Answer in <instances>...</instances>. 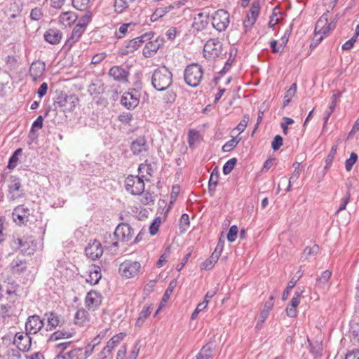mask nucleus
Segmentation results:
<instances>
[{
  "mask_svg": "<svg viewBox=\"0 0 359 359\" xmlns=\"http://www.w3.org/2000/svg\"><path fill=\"white\" fill-rule=\"evenodd\" d=\"M12 217L13 222L18 226H28L36 222V226L38 227L36 233L43 236L46 231V223H44L41 219H38L31 212L29 208L22 204L16 206L13 212ZM40 218H41L40 217Z\"/></svg>",
  "mask_w": 359,
  "mask_h": 359,
  "instance_id": "obj_1",
  "label": "nucleus"
},
{
  "mask_svg": "<svg viewBox=\"0 0 359 359\" xmlns=\"http://www.w3.org/2000/svg\"><path fill=\"white\" fill-rule=\"evenodd\" d=\"M152 86L158 91H164L172 84V74L165 66L156 69L151 77Z\"/></svg>",
  "mask_w": 359,
  "mask_h": 359,
  "instance_id": "obj_2",
  "label": "nucleus"
},
{
  "mask_svg": "<svg viewBox=\"0 0 359 359\" xmlns=\"http://www.w3.org/2000/svg\"><path fill=\"white\" fill-rule=\"evenodd\" d=\"M79 102V99L75 94L68 95L62 90H56L53 97L54 110L59 108L62 111H72Z\"/></svg>",
  "mask_w": 359,
  "mask_h": 359,
  "instance_id": "obj_3",
  "label": "nucleus"
},
{
  "mask_svg": "<svg viewBox=\"0 0 359 359\" xmlns=\"http://www.w3.org/2000/svg\"><path fill=\"white\" fill-rule=\"evenodd\" d=\"M203 69L198 63H191L187 65L184 71L185 83L193 88L197 87L203 78Z\"/></svg>",
  "mask_w": 359,
  "mask_h": 359,
  "instance_id": "obj_4",
  "label": "nucleus"
},
{
  "mask_svg": "<svg viewBox=\"0 0 359 359\" xmlns=\"http://www.w3.org/2000/svg\"><path fill=\"white\" fill-rule=\"evenodd\" d=\"M203 53L205 58L215 60L217 57L225 56L226 52L223 53V44L219 39L212 38L205 43Z\"/></svg>",
  "mask_w": 359,
  "mask_h": 359,
  "instance_id": "obj_5",
  "label": "nucleus"
},
{
  "mask_svg": "<svg viewBox=\"0 0 359 359\" xmlns=\"http://www.w3.org/2000/svg\"><path fill=\"white\" fill-rule=\"evenodd\" d=\"M154 36V32H147L136 37L132 40L126 41L124 46L118 50V54L121 56L128 55L137 50L142 43L151 39Z\"/></svg>",
  "mask_w": 359,
  "mask_h": 359,
  "instance_id": "obj_6",
  "label": "nucleus"
},
{
  "mask_svg": "<svg viewBox=\"0 0 359 359\" xmlns=\"http://www.w3.org/2000/svg\"><path fill=\"white\" fill-rule=\"evenodd\" d=\"M140 91L137 88L129 89L125 92L121 97V104L128 110L135 109L140 103Z\"/></svg>",
  "mask_w": 359,
  "mask_h": 359,
  "instance_id": "obj_7",
  "label": "nucleus"
},
{
  "mask_svg": "<svg viewBox=\"0 0 359 359\" xmlns=\"http://www.w3.org/2000/svg\"><path fill=\"white\" fill-rule=\"evenodd\" d=\"M10 183L8 186V199L14 201L25 196V193L22 189L21 180L17 176H11Z\"/></svg>",
  "mask_w": 359,
  "mask_h": 359,
  "instance_id": "obj_8",
  "label": "nucleus"
},
{
  "mask_svg": "<svg viewBox=\"0 0 359 359\" xmlns=\"http://www.w3.org/2000/svg\"><path fill=\"white\" fill-rule=\"evenodd\" d=\"M141 269V264L137 261L125 260L118 269L119 273L126 278H133L137 276Z\"/></svg>",
  "mask_w": 359,
  "mask_h": 359,
  "instance_id": "obj_9",
  "label": "nucleus"
},
{
  "mask_svg": "<svg viewBox=\"0 0 359 359\" xmlns=\"http://www.w3.org/2000/svg\"><path fill=\"white\" fill-rule=\"evenodd\" d=\"M229 17L230 15L226 10H217L212 16V27L219 32L226 30L229 25Z\"/></svg>",
  "mask_w": 359,
  "mask_h": 359,
  "instance_id": "obj_10",
  "label": "nucleus"
},
{
  "mask_svg": "<svg viewBox=\"0 0 359 359\" xmlns=\"http://www.w3.org/2000/svg\"><path fill=\"white\" fill-rule=\"evenodd\" d=\"M44 320L39 315L29 316L25 322V331L30 335L37 334L43 327Z\"/></svg>",
  "mask_w": 359,
  "mask_h": 359,
  "instance_id": "obj_11",
  "label": "nucleus"
},
{
  "mask_svg": "<svg viewBox=\"0 0 359 359\" xmlns=\"http://www.w3.org/2000/svg\"><path fill=\"white\" fill-rule=\"evenodd\" d=\"M32 338L29 334L25 332H18L15 334L13 344L19 351L28 352L32 346Z\"/></svg>",
  "mask_w": 359,
  "mask_h": 359,
  "instance_id": "obj_12",
  "label": "nucleus"
},
{
  "mask_svg": "<svg viewBox=\"0 0 359 359\" xmlns=\"http://www.w3.org/2000/svg\"><path fill=\"white\" fill-rule=\"evenodd\" d=\"M103 297L100 292L96 290L89 291L85 298V305L88 310L95 311L102 304Z\"/></svg>",
  "mask_w": 359,
  "mask_h": 359,
  "instance_id": "obj_13",
  "label": "nucleus"
},
{
  "mask_svg": "<svg viewBox=\"0 0 359 359\" xmlns=\"http://www.w3.org/2000/svg\"><path fill=\"white\" fill-rule=\"evenodd\" d=\"M133 234V229L127 223H120L115 229V235L118 236L119 241L123 243L130 241Z\"/></svg>",
  "mask_w": 359,
  "mask_h": 359,
  "instance_id": "obj_14",
  "label": "nucleus"
},
{
  "mask_svg": "<svg viewBox=\"0 0 359 359\" xmlns=\"http://www.w3.org/2000/svg\"><path fill=\"white\" fill-rule=\"evenodd\" d=\"M130 148L133 154L135 156H140L143 153H147L149 150L147 139L144 135L139 136L135 140H133Z\"/></svg>",
  "mask_w": 359,
  "mask_h": 359,
  "instance_id": "obj_15",
  "label": "nucleus"
},
{
  "mask_svg": "<svg viewBox=\"0 0 359 359\" xmlns=\"http://www.w3.org/2000/svg\"><path fill=\"white\" fill-rule=\"evenodd\" d=\"M86 255L92 260L99 259L103 254V248L101 243L97 240L90 241L85 248Z\"/></svg>",
  "mask_w": 359,
  "mask_h": 359,
  "instance_id": "obj_16",
  "label": "nucleus"
},
{
  "mask_svg": "<svg viewBox=\"0 0 359 359\" xmlns=\"http://www.w3.org/2000/svg\"><path fill=\"white\" fill-rule=\"evenodd\" d=\"M10 272L14 276H20L27 270V261L19 257H16L8 265Z\"/></svg>",
  "mask_w": 359,
  "mask_h": 359,
  "instance_id": "obj_17",
  "label": "nucleus"
},
{
  "mask_svg": "<svg viewBox=\"0 0 359 359\" xmlns=\"http://www.w3.org/2000/svg\"><path fill=\"white\" fill-rule=\"evenodd\" d=\"M62 32L56 28H50L43 34V39L51 45H57L61 42Z\"/></svg>",
  "mask_w": 359,
  "mask_h": 359,
  "instance_id": "obj_18",
  "label": "nucleus"
},
{
  "mask_svg": "<svg viewBox=\"0 0 359 359\" xmlns=\"http://www.w3.org/2000/svg\"><path fill=\"white\" fill-rule=\"evenodd\" d=\"M84 33V31L81 29L80 27L75 26L69 36V38L66 40L65 44L63 45L62 48L65 51H69L72 46L79 41L82 34Z\"/></svg>",
  "mask_w": 359,
  "mask_h": 359,
  "instance_id": "obj_19",
  "label": "nucleus"
},
{
  "mask_svg": "<svg viewBox=\"0 0 359 359\" xmlns=\"http://www.w3.org/2000/svg\"><path fill=\"white\" fill-rule=\"evenodd\" d=\"M259 11H260L259 0H254L252 4L251 8L250 10V15L249 14L247 15V17H246L247 19H245L243 22L244 26L248 27V23L249 24L250 27L252 26L257 20L258 15L259 14Z\"/></svg>",
  "mask_w": 359,
  "mask_h": 359,
  "instance_id": "obj_20",
  "label": "nucleus"
},
{
  "mask_svg": "<svg viewBox=\"0 0 359 359\" xmlns=\"http://www.w3.org/2000/svg\"><path fill=\"white\" fill-rule=\"evenodd\" d=\"M130 73L128 70L119 66H114L110 68L109 75L111 76L115 81L119 82L128 81V77Z\"/></svg>",
  "mask_w": 359,
  "mask_h": 359,
  "instance_id": "obj_21",
  "label": "nucleus"
},
{
  "mask_svg": "<svg viewBox=\"0 0 359 359\" xmlns=\"http://www.w3.org/2000/svg\"><path fill=\"white\" fill-rule=\"evenodd\" d=\"M45 63L39 60L34 61L32 63L29 68V75L34 81L40 78L45 71Z\"/></svg>",
  "mask_w": 359,
  "mask_h": 359,
  "instance_id": "obj_22",
  "label": "nucleus"
},
{
  "mask_svg": "<svg viewBox=\"0 0 359 359\" xmlns=\"http://www.w3.org/2000/svg\"><path fill=\"white\" fill-rule=\"evenodd\" d=\"M88 278L86 279V282L90 285H96L99 283L102 278L101 268L96 264H92L89 266L88 270Z\"/></svg>",
  "mask_w": 359,
  "mask_h": 359,
  "instance_id": "obj_23",
  "label": "nucleus"
},
{
  "mask_svg": "<svg viewBox=\"0 0 359 359\" xmlns=\"http://www.w3.org/2000/svg\"><path fill=\"white\" fill-rule=\"evenodd\" d=\"M209 23L208 14L199 13L194 19L192 27L197 32H200L206 28Z\"/></svg>",
  "mask_w": 359,
  "mask_h": 359,
  "instance_id": "obj_24",
  "label": "nucleus"
},
{
  "mask_svg": "<svg viewBox=\"0 0 359 359\" xmlns=\"http://www.w3.org/2000/svg\"><path fill=\"white\" fill-rule=\"evenodd\" d=\"M45 316L47 317L48 323L46 331H51L57 326L62 325L64 323V321L61 323L60 316L54 311L46 312Z\"/></svg>",
  "mask_w": 359,
  "mask_h": 359,
  "instance_id": "obj_25",
  "label": "nucleus"
},
{
  "mask_svg": "<svg viewBox=\"0 0 359 359\" xmlns=\"http://www.w3.org/2000/svg\"><path fill=\"white\" fill-rule=\"evenodd\" d=\"M161 43L158 39L149 41L144 46L142 54L145 57H150L161 48Z\"/></svg>",
  "mask_w": 359,
  "mask_h": 359,
  "instance_id": "obj_26",
  "label": "nucleus"
},
{
  "mask_svg": "<svg viewBox=\"0 0 359 359\" xmlns=\"http://www.w3.org/2000/svg\"><path fill=\"white\" fill-rule=\"evenodd\" d=\"M83 354L82 348H76L63 354L57 353L56 359H81Z\"/></svg>",
  "mask_w": 359,
  "mask_h": 359,
  "instance_id": "obj_27",
  "label": "nucleus"
},
{
  "mask_svg": "<svg viewBox=\"0 0 359 359\" xmlns=\"http://www.w3.org/2000/svg\"><path fill=\"white\" fill-rule=\"evenodd\" d=\"M215 348L214 344L209 342L205 344L196 355V359H210L212 357V352Z\"/></svg>",
  "mask_w": 359,
  "mask_h": 359,
  "instance_id": "obj_28",
  "label": "nucleus"
},
{
  "mask_svg": "<svg viewBox=\"0 0 359 359\" xmlns=\"http://www.w3.org/2000/svg\"><path fill=\"white\" fill-rule=\"evenodd\" d=\"M44 116L39 115L37 118L33 122L31 129L29 133V138L32 141L37 139L38 135L36 133V129H41L43 126Z\"/></svg>",
  "mask_w": 359,
  "mask_h": 359,
  "instance_id": "obj_29",
  "label": "nucleus"
},
{
  "mask_svg": "<svg viewBox=\"0 0 359 359\" xmlns=\"http://www.w3.org/2000/svg\"><path fill=\"white\" fill-rule=\"evenodd\" d=\"M104 244L107 248L112 249L113 248H117L119 245V240L118 236L115 235V231L111 234L110 233H106L104 236Z\"/></svg>",
  "mask_w": 359,
  "mask_h": 359,
  "instance_id": "obj_30",
  "label": "nucleus"
},
{
  "mask_svg": "<svg viewBox=\"0 0 359 359\" xmlns=\"http://www.w3.org/2000/svg\"><path fill=\"white\" fill-rule=\"evenodd\" d=\"M144 175L141 177L137 176L136 180H135V184L132 189H130V193L133 196L140 195L144 191Z\"/></svg>",
  "mask_w": 359,
  "mask_h": 359,
  "instance_id": "obj_31",
  "label": "nucleus"
},
{
  "mask_svg": "<svg viewBox=\"0 0 359 359\" xmlns=\"http://www.w3.org/2000/svg\"><path fill=\"white\" fill-rule=\"evenodd\" d=\"M174 8V6L170 4L168 6L157 8L153 14L150 16V20L151 22H156L159 18L163 17L170 11Z\"/></svg>",
  "mask_w": 359,
  "mask_h": 359,
  "instance_id": "obj_32",
  "label": "nucleus"
},
{
  "mask_svg": "<svg viewBox=\"0 0 359 359\" xmlns=\"http://www.w3.org/2000/svg\"><path fill=\"white\" fill-rule=\"evenodd\" d=\"M151 306H144L135 322V326L141 327L151 313Z\"/></svg>",
  "mask_w": 359,
  "mask_h": 359,
  "instance_id": "obj_33",
  "label": "nucleus"
},
{
  "mask_svg": "<svg viewBox=\"0 0 359 359\" xmlns=\"http://www.w3.org/2000/svg\"><path fill=\"white\" fill-rule=\"evenodd\" d=\"M126 336L125 332H120L114 336H113L107 342L105 346L111 352L114 350V348L117 346L122 340H123L124 337Z\"/></svg>",
  "mask_w": 359,
  "mask_h": 359,
  "instance_id": "obj_34",
  "label": "nucleus"
},
{
  "mask_svg": "<svg viewBox=\"0 0 359 359\" xmlns=\"http://www.w3.org/2000/svg\"><path fill=\"white\" fill-rule=\"evenodd\" d=\"M76 19V14L72 11L62 13L60 15V21L65 26H70Z\"/></svg>",
  "mask_w": 359,
  "mask_h": 359,
  "instance_id": "obj_35",
  "label": "nucleus"
},
{
  "mask_svg": "<svg viewBox=\"0 0 359 359\" xmlns=\"http://www.w3.org/2000/svg\"><path fill=\"white\" fill-rule=\"evenodd\" d=\"M308 344L309 347V351L314 358H320L323 355V348L321 343L318 341L313 343L309 339H308Z\"/></svg>",
  "mask_w": 359,
  "mask_h": 359,
  "instance_id": "obj_36",
  "label": "nucleus"
},
{
  "mask_svg": "<svg viewBox=\"0 0 359 359\" xmlns=\"http://www.w3.org/2000/svg\"><path fill=\"white\" fill-rule=\"evenodd\" d=\"M89 314L84 309H79L74 315V323L79 325H83L89 320Z\"/></svg>",
  "mask_w": 359,
  "mask_h": 359,
  "instance_id": "obj_37",
  "label": "nucleus"
},
{
  "mask_svg": "<svg viewBox=\"0 0 359 359\" xmlns=\"http://www.w3.org/2000/svg\"><path fill=\"white\" fill-rule=\"evenodd\" d=\"M332 276V272L329 270L324 271L320 276L316 278L315 286L318 288H323L328 283Z\"/></svg>",
  "mask_w": 359,
  "mask_h": 359,
  "instance_id": "obj_38",
  "label": "nucleus"
},
{
  "mask_svg": "<svg viewBox=\"0 0 359 359\" xmlns=\"http://www.w3.org/2000/svg\"><path fill=\"white\" fill-rule=\"evenodd\" d=\"M297 88V83H293L290 88L286 91L283 103V107H285L290 103L291 98L295 95Z\"/></svg>",
  "mask_w": 359,
  "mask_h": 359,
  "instance_id": "obj_39",
  "label": "nucleus"
},
{
  "mask_svg": "<svg viewBox=\"0 0 359 359\" xmlns=\"http://www.w3.org/2000/svg\"><path fill=\"white\" fill-rule=\"evenodd\" d=\"M72 337V334L69 332L65 330H57L54 332L50 334L48 341H55L62 339L70 338Z\"/></svg>",
  "mask_w": 359,
  "mask_h": 359,
  "instance_id": "obj_40",
  "label": "nucleus"
},
{
  "mask_svg": "<svg viewBox=\"0 0 359 359\" xmlns=\"http://www.w3.org/2000/svg\"><path fill=\"white\" fill-rule=\"evenodd\" d=\"M218 255L212 253L211 256L201 264V268L205 270H210L219 259Z\"/></svg>",
  "mask_w": 359,
  "mask_h": 359,
  "instance_id": "obj_41",
  "label": "nucleus"
},
{
  "mask_svg": "<svg viewBox=\"0 0 359 359\" xmlns=\"http://www.w3.org/2000/svg\"><path fill=\"white\" fill-rule=\"evenodd\" d=\"M337 148H338L337 144H334L332 146L330 153L325 159V165L324 168L325 170L329 169L330 168V166L332 165V161H333L334 156L337 154Z\"/></svg>",
  "mask_w": 359,
  "mask_h": 359,
  "instance_id": "obj_42",
  "label": "nucleus"
},
{
  "mask_svg": "<svg viewBox=\"0 0 359 359\" xmlns=\"http://www.w3.org/2000/svg\"><path fill=\"white\" fill-rule=\"evenodd\" d=\"M92 18V13L87 11L79 20V22L76 26L80 27L81 29L85 32L86 25L90 22Z\"/></svg>",
  "mask_w": 359,
  "mask_h": 359,
  "instance_id": "obj_43",
  "label": "nucleus"
},
{
  "mask_svg": "<svg viewBox=\"0 0 359 359\" xmlns=\"http://www.w3.org/2000/svg\"><path fill=\"white\" fill-rule=\"evenodd\" d=\"M177 286V280L175 279L171 280L166 288L163 297L162 301L164 302H167L168 300L170 299V295L172 294L174 289Z\"/></svg>",
  "mask_w": 359,
  "mask_h": 359,
  "instance_id": "obj_44",
  "label": "nucleus"
},
{
  "mask_svg": "<svg viewBox=\"0 0 359 359\" xmlns=\"http://www.w3.org/2000/svg\"><path fill=\"white\" fill-rule=\"evenodd\" d=\"M13 314V307L8 304H1L0 306V317L4 320L11 317Z\"/></svg>",
  "mask_w": 359,
  "mask_h": 359,
  "instance_id": "obj_45",
  "label": "nucleus"
},
{
  "mask_svg": "<svg viewBox=\"0 0 359 359\" xmlns=\"http://www.w3.org/2000/svg\"><path fill=\"white\" fill-rule=\"evenodd\" d=\"M236 163L237 159L236 158H232L228 160L223 165L222 171L224 175H227L231 173V172L233 170Z\"/></svg>",
  "mask_w": 359,
  "mask_h": 359,
  "instance_id": "obj_46",
  "label": "nucleus"
},
{
  "mask_svg": "<svg viewBox=\"0 0 359 359\" xmlns=\"http://www.w3.org/2000/svg\"><path fill=\"white\" fill-rule=\"evenodd\" d=\"M189 216L187 213H183L179 222V228L181 232H184L189 226Z\"/></svg>",
  "mask_w": 359,
  "mask_h": 359,
  "instance_id": "obj_47",
  "label": "nucleus"
},
{
  "mask_svg": "<svg viewBox=\"0 0 359 359\" xmlns=\"http://www.w3.org/2000/svg\"><path fill=\"white\" fill-rule=\"evenodd\" d=\"M274 297L271 295L269 299L264 303V309L262 311V316L263 318L266 317V315H269L270 311L273 307Z\"/></svg>",
  "mask_w": 359,
  "mask_h": 359,
  "instance_id": "obj_48",
  "label": "nucleus"
},
{
  "mask_svg": "<svg viewBox=\"0 0 359 359\" xmlns=\"http://www.w3.org/2000/svg\"><path fill=\"white\" fill-rule=\"evenodd\" d=\"M238 50L236 48H231L229 50V56L227 60L226 61L224 65L226 69H231L233 62L235 60V58L237 55Z\"/></svg>",
  "mask_w": 359,
  "mask_h": 359,
  "instance_id": "obj_49",
  "label": "nucleus"
},
{
  "mask_svg": "<svg viewBox=\"0 0 359 359\" xmlns=\"http://www.w3.org/2000/svg\"><path fill=\"white\" fill-rule=\"evenodd\" d=\"M73 6L79 11H85L88 7L90 0H72Z\"/></svg>",
  "mask_w": 359,
  "mask_h": 359,
  "instance_id": "obj_50",
  "label": "nucleus"
},
{
  "mask_svg": "<svg viewBox=\"0 0 359 359\" xmlns=\"http://www.w3.org/2000/svg\"><path fill=\"white\" fill-rule=\"evenodd\" d=\"M358 160V155L355 152H352L350 155L349 158L345 161V168L347 171H351L353 168V165Z\"/></svg>",
  "mask_w": 359,
  "mask_h": 359,
  "instance_id": "obj_51",
  "label": "nucleus"
},
{
  "mask_svg": "<svg viewBox=\"0 0 359 359\" xmlns=\"http://www.w3.org/2000/svg\"><path fill=\"white\" fill-rule=\"evenodd\" d=\"M297 283V280H295L294 278H292L290 282L288 283L287 284V286L286 287V288L284 290L283 292V294H282V299L283 301H285L289 294H290V290L294 287V286L296 285Z\"/></svg>",
  "mask_w": 359,
  "mask_h": 359,
  "instance_id": "obj_52",
  "label": "nucleus"
},
{
  "mask_svg": "<svg viewBox=\"0 0 359 359\" xmlns=\"http://www.w3.org/2000/svg\"><path fill=\"white\" fill-rule=\"evenodd\" d=\"M128 7V3L126 0H115L114 1L115 11L118 13H121Z\"/></svg>",
  "mask_w": 359,
  "mask_h": 359,
  "instance_id": "obj_53",
  "label": "nucleus"
},
{
  "mask_svg": "<svg viewBox=\"0 0 359 359\" xmlns=\"http://www.w3.org/2000/svg\"><path fill=\"white\" fill-rule=\"evenodd\" d=\"M292 167L294 168V171L292 173V179L297 180L299 177L300 173L304 169V166L302 165V163L296 161L293 163Z\"/></svg>",
  "mask_w": 359,
  "mask_h": 359,
  "instance_id": "obj_54",
  "label": "nucleus"
},
{
  "mask_svg": "<svg viewBox=\"0 0 359 359\" xmlns=\"http://www.w3.org/2000/svg\"><path fill=\"white\" fill-rule=\"evenodd\" d=\"M238 229L236 225L231 226L227 233V240L229 242H233L236 241L238 236Z\"/></svg>",
  "mask_w": 359,
  "mask_h": 359,
  "instance_id": "obj_55",
  "label": "nucleus"
},
{
  "mask_svg": "<svg viewBox=\"0 0 359 359\" xmlns=\"http://www.w3.org/2000/svg\"><path fill=\"white\" fill-rule=\"evenodd\" d=\"M201 135L199 134V132L196 130H190L188 133V142L189 144V147H191V145L196 141H198L200 138Z\"/></svg>",
  "mask_w": 359,
  "mask_h": 359,
  "instance_id": "obj_56",
  "label": "nucleus"
},
{
  "mask_svg": "<svg viewBox=\"0 0 359 359\" xmlns=\"http://www.w3.org/2000/svg\"><path fill=\"white\" fill-rule=\"evenodd\" d=\"M320 250L318 245H313L312 247H306V248L304 250V255H305L306 258L309 257V256L316 255L318 253Z\"/></svg>",
  "mask_w": 359,
  "mask_h": 359,
  "instance_id": "obj_57",
  "label": "nucleus"
},
{
  "mask_svg": "<svg viewBox=\"0 0 359 359\" xmlns=\"http://www.w3.org/2000/svg\"><path fill=\"white\" fill-rule=\"evenodd\" d=\"M43 16L42 9L39 7H36L32 9L30 13V18L34 21H39Z\"/></svg>",
  "mask_w": 359,
  "mask_h": 359,
  "instance_id": "obj_58",
  "label": "nucleus"
},
{
  "mask_svg": "<svg viewBox=\"0 0 359 359\" xmlns=\"http://www.w3.org/2000/svg\"><path fill=\"white\" fill-rule=\"evenodd\" d=\"M238 141L236 140L235 137H233L228 142H226L223 146H222V150L224 152H229L233 149L238 144Z\"/></svg>",
  "mask_w": 359,
  "mask_h": 359,
  "instance_id": "obj_59",
  "label": "nucleus"
},
{
  "mask_svg": "<svg viewBox=\"0 0 359 359\" xmlns=\"http://www.w3.org/2000/svg\"><path fill=\"white\" fill-rule=\"evenodd\" d=\"M351 194L349 191L346 192V196L341 200V204L336 212V214L346 209L347 204L350 202Z\"/></svg>",
  "mask_w": 359,
  "mask_h": 359,
  "instance_id": "obj_60",
  "label": "nucleus"
},
{
  "mask_svg": "<svg viewBox=\"0 0 359 359\" xmlns=\"http://www.w3.org/2000/svg\"><path fill=\"white\" fill-rule=\"evenodd\" d=\"M283 144V139L281 135H276L271 142V148L273 151H278Z\"/></svg>",
  "mask_w": 359,
  "mask_h": 359,
  "instance_id": "obj_61",
  "label": "nucleus"
},
{
  "mask_svg": "<svg viewBox=\"0 0 359 359\" xmlns=\"http://www.w3.org/2000/svg\"><path fill=\"white\" fill-rule=\"evenodd\" d=\"M304 292V290H297L290 301V306L297 308L300 303V297Z\"/></svg>",
  "mask_w": 359,
  "mask_h": 359,
  "instance_id": "obj_62",
  "label": "nucleus"
},
{
  "mask_svg": "<svg viewBox=\"0 0 359 359\" xmlns=\"http://www.w3.org/2000/svg\"><path fill=\"white\" fill-rule=\"evenodd\" d=\"M133 119V116L129 112H123L118 116V120L123 124H129Z\"/></svg>",
  "mask_w": 359,
  "mask_h": 359,
  "instance_id": "obj_63",
  "label": "nucleus"
},
{
  "mask_svg": "<svg viewBox=\"0 0 359 359\" xmlns=\"http://www.w3.org/2000/svg\"><path fill=\"white\" fill-rule=\"evenodd\" d=\"M137 176L134 175H128L125 180V188L126 190L130 193V189L133 187V185L135 184V180H136Z\"/></svg>",
  "mask_w": 359,
  "mask_h": 359,
  "instance_id": "obj_64",
  "label": "nucleus"
}]
</instances>
